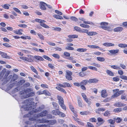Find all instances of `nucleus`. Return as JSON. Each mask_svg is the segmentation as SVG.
<instances>
[{"instance_id": "nucleus-1", "label": "nucleus", "mask_w": 127, "mask_h": 127, "mask_svg": "<svg viewBox=\"0 0 127 127\" xmlns=\"http://www.w3.org/2000/svg\"><path fill=\"white\" fill-rule=\"evenodd\" d=\"M33 98H29L26 99L24 101V104L25 105L22 106V107L25 110L31 111V112L29 114L25 115V117H29L31 116V115L33 114V112H36L40 111L42 110V108L40 107L38 108L35 110L34 108H32V107L31 105L33 103Z\"/></svg>"}, {"instance_id": "nucleus-2", "label": "nucleus", "mask_w": 127, "mask_h": 127, "mask_svg": "<svg viewBox=\"0 0 127 127\" xmlns=\"http://www.w3.org/2000/svg\"><path fill=\"white\" fill-rule=\"evenodd\" d=\"M48 113V111L46 110H45L41 112L39 114H35L34 115V118H32L31 119V120L33 121L34 120L35 121H36V123H38L37 122V121L35 120V119H36V120H41V119H38L39 117H42L45 116Z\"/></svg>"}, {"instance_id": "nucleus-3", "label": "nucleus", "mask_w": 127, "mask_h": 127, "mask_svg": "<svg viewBox=\"0 0 127 127\" xmlns=\"http://www.w3.org/2000/svg\"><path fill=\"white\" fill-rule=\"evenodd\" d=\"M36 119H35V120L36 121ZM36 121L38 123H49L51 125L54 124L56 123V121L55 120H51L49 121L44 120L43 118H42L41 120H36Z\"/></svg>"}, {"instance_id": "nucleus-4", "label": "nucleus", "mask_w": 127, "mask_h": 127, "mask_svg": "<svg viewBox=\"0 0 127 127\" xmlns=\"http://www.w3.org/2000/svg\"><path fill=\"white\" fill-rule=\"evenodd\" d=\"M35 21L37 22L40 23V25L42 27L47 29L49 28V27L48 26L44 23L46 22L45 21L38 19H35Z\"/></svg>"}, {"instance_id": "nucleus-5", "label": "nucleus", "mask_w": 127, "mask_h": 127, "mask_svg": "<svg viewBox=\"0 0 127 127\" xmlns=\"http://www.w3.org/2000/svg\"><path fill=\"white\" fill-rule=\"evenodd\" d=\"M35 93L34 92L30 93L28 95H27L25 92H24L23 95L21 96L22 98H26L30 97L33 96L35 95Z\"/></svg>"}, {"instance_id": "nucleus-6", "label": "nucleus", "mask_w": 127, "mask_h": 127, "mask_svg": "<svg viewBox=\"0 0 127 127\" xmlns=\"http://www.w3.org/2000/svg\"><path fill=\"white\" fill-rule=\"evenodd\" d=\"M28 58L24 57H20V58L22 60H25L26 61L29 62H32L33 61V57L31 55H28Z\"/></svg>"}, {"instance_id": "nucleus-7", "label": "nucleus", "mask_w": 127, "mask_h": 127, "mask_svg": "<svg viewBox=\"0 0 127 127\" xmlns=\"http://www.w3.org/2000/svg\"><path fill=\"white\" fill-rule=\"evenodd\" d=\"M108 23L105 22H102L101 23V26L100 27L103 29L109 31H110V29L109 28L107 27L106 26L108 25Z\"/></svg>"}, {"instance_id": "nucleus-8", "label": "nucleus", "mask_w": 127, "mask_h": 127, "mask_svg": "<svg viewBox=\"0 0 127 127\" xmlns=\"http://www.w3.org/2000/svg\"><path fill=\"white\" fill-rule=\"evenodd\" d=\"M66 74L65 75V77L66 79L69 80H71L72 79V77L71 76L72 73L71 71H66Z\"/></svg>"}, {"instance_id": "nucleus-9", "label": "nucleus", "mask_w": 127, "mask_h": 127, "mask_svg": "<svg viewBox=\"0 0 127 127\" xmlns=\"http://www.w3.org/2000/svg\"><path fill=\"white\" fill-rule=\"evenodd\" d=\"M119 90L118 89H116L113 90L114 95L112 96L111 97L112 98H114L119 96Z\"/></svg>"}, {"instance_id": "nucleus-10", "label": "nucleus", "mask_w": 127, "mask_h": 127, "mask_svg": "<svg viewBox=\"0 0 127 127\" xmlns=\"http://www.w3.org/2000/svg\"><path fill=\"white\" fill-rule=\"evenodd\" d=\"M81 95L84 100L88 104V105H90L91 104V102L89 100L86 95L84 93H82Z\"/></svg>"}, {"instance_id": "nucleus-11", "label": "nucleus", "mask_w": 127, "mask_h": 127, "mask_svg": "<svg viewBox=\"0 0 127 127\" xmlns=\"http://www.w3.org/2000/svg\"><path fill=\"white\" fill-rule=\"evenodd\" d=\"M47 4L43 2H41L40 5V8L42 10H45L46 9V6Z\"/></svg>"}, {"instance_id": "nucleus-12", "label": "nucleus", "mask_w": 127, "mask_h": 127, "mask_svg": "<svg viewBox=\"0 0 127 127\" xmlns=\"http://www.w3.org/2000/svg\"><path fill=\"white\" fill-rule=\"evenodd\" d=\"M79 20L83 21V22L85 24H87L91 25H94V24L93 23L89 21H85V19L83 18H80L78 19V20Z\"/></svg>"}, {"instance_id": "nucleus-13", "label": "nucleus", "mask_w": 127, "mask_h": 127, "mask_svg": "<svg viewBox=\"0 0 127 127\" xmlns=\"http://www.w3.org/2000/svg\"><path fill=\"white\" fill-rule=\"evenodd\" d=\"M0 55L3 58L10 59V56H7V54L5 53L0 51Z\"/></svg>"}, {"instance_id": "nucleus-14", "label": "nucleus", "mask_w": 127, "mask_h": 127, "mask_svg": "<svg viewBox=\"0 0 127 127\" xmlns=\"http://www.w3.org/2000/svg\"><path fill=\"white\" fill-rule=\"evenodd\" d=\"M126 104L121 102H117L114 105L117 107H121L126 105Z\"/></svg>"}, {"instance_id": "nucleus-15", "label": "nucleus", "mask_w": 127, "mask_h": 127, "mask_svg": "<svg viewBox=\"0 0 127 127\" xmlns=\"http://www.w3.org/2000/svg\"><path fill=\"white\" fill-rule=\"evenodd\" d=\"M101 95L103 97H106L107 96V93L105 90H103L101 92Z\"/></svg>"}, {"instance_id": "nucleus-16", "label": "nucleus", "mask_w": 127, "mask_h": 127, "mask_svg": "<svg viewBox=\"0 0 127 127\" xmlns=\"http://www.w3.org/2000/svg\"><path fill=\"white\" fill-rule=\"evenodd\" d=\"M57 99L59 101V104L64 103V99L60 95H58L57 96Z\"/></svg>"}, {"instance_id": "nucleus-17", "label": "nucleus", "mask_w": 127, "mask_h": 127, "mask_svg": "<svg viewBox=\"0 0 127 127\" xmlns=\"http://www.w3.org/2000/svg\"><path fill=\"white\" fill-rule=\"evenodd\" d=\"M73 118L79 124L83 126L84 125V124L81 122V120L77 117H74V116L73 117Z\"/></svg>"}, {"instance_id": "nucleus-18", "label": "nucleus", "mask_w": 127, "mask_h": 127, "mask_svg": "<svg viewBox=\"0 0 127 127\" xmlns=\"http://www.w3.org/2000/svg\"><path fill=\"white\" fill-rule=\"evenodd\" d=\"M108 51L111 54H116L119 53V50L118 49H117L108 50Z\"/></svg>"}, {"instance_id": "nucleus-19", "label": "nucleus", "mask_w": 127, "mask_h": 127, "mask_svg": "<svg viewBox=\"0 0 127 127\" xmlns=\"http://www.w3.org/2000/svg\"><path fill=\"white\" fill-rule=\"evenodd\" d=\"M70 19L72 21L76 22L77 23H81V22L78 21V19L76 17L74 16H72L70 17Z\"/></svg>"}, {"instance_id": "nucleus-20", "label": "nucleus", "mask_w": 127, "mask_h": 127, "mask_svg": "<svg viewBox=\"0 0 127 127\" xmlns=\"http://www.w3.org/2000/svg\"><path fill=\"white\" fill-rule=\"evenodd\" d=\"M98 81V80L96 78L90 79L88 80V83H96Z\"/></svg>"}, {"instance_id": "nucleus-21", "label": "nucleus", "mask_w": 127, "mask_h": 127, "mask_svg": "<svg viewBox=\"0 0 127 127\" xmlns=\"http://www.w3.org/2000/svg\"><path fill=\"white\" fill-rule=\"evenodd\" d=\"M123 30V28L122 27H118L115 28L114 29V31L115 32H118L122 31Z\"/></svg>"}, {"instance_id": "nucleus-22", "label": "nucleus", "mask_w": 127, "mask_h": 127, "mask_svg": "<svg viewBox=\"0 0 127 127\" xmlns=\"http://www.w3.org/2000/svg\"><path fill=\"white\" fill-rule=\"evenodd\" d=\"M103 45L105 46L106 47L113 46L115 45L111 43L107 42L104 43Z\"/></svg>"}, {"instance_id": "nucleus-23", "label": "nucleus", "mask_w": 127, "mask_h": 127, "mask_svg": "<svg viewBox=\"0 0 127 127\" xmlns=\"http://www.w3.org/2000/svg\"><path fill=\"white\" fill-rule=\"evenodd\" d=\"M51 29L54 31H55L60 32L62 30V29L61 28L59 27H51Z\"/></svg>"}, {"instance_id": "nucleus-24", "label": "nucleus", "mask_w": 127, "mask_h": 127, "mask_svg": "<svg viewBox=\"0 0 127 127\" xmlns=\"http://www.w3.org/2000/svg\"><path fill=\"white\" fill-rule=\"evenodd\" d=\"M106 72L108 75L110 76H113L114 75L113 73L109 70H106Z\"/></svg>"}, {"instance_id": "nucleus-25", "label": "nucleus", "mask_w": 127, "mask_h": 127, "mask_svg": "<svg viewBox=\"0 0 127 127\" xmlns=\"http://www.w3.org/2000/svg\"><path fill=\"white\" fill-rule=\"evenodd\" d=\"M87 46L88 47L92 49H98L100 48V47H99L95 45H88Z\"/></svg>"}, {"instance_id": "nucleus-26", "label": "nucleus", "mask_w": 127, "mask_h": 127, "mask_svg": "<svg viewBox=\"0 0 127 127\" xmlns=\"http://www.w3.org/2000/svg\"><path fill=\"white\" fill-rule=\"evenodd\" d=\"M23 30L22 29H19L18 30H16L14 31V32L16 34H19L20 35H22V32H23Z\"/></svg>"}, {"instance_id": "nucleus-27", "label": "nucleus", "mask_w": 127, "mask_h": 127, "mask_svg": "<svg viewBox=\"0 0 127 127\" xmlns=\"http://www.w3.org/2000/svg\"><path fill=\"white\" fill-rule=\"evenodd\" d=\"M87 49L86 48H78L77 49V51L80 52H86Z\"/></svg>"}, {"instance_id": "nucleus-28", "label": "nucleus", "mask_w": 127, "mask_h": 127, "mask_svg": "<svg viewBox=\"0 0 127 127\" xmlns=\"http://www.w3.org/2000/svg\"><path fill=\"white\" fill-rule=\"evenodd\" d=\"M97 34V33L95 32L92 31L89 32L88 31L87 34L89 36H93L96 35Z\"/></svg>"}, {"instance_id": "nucleus-29", "label": "nucleus", "mask_w": 127, "mask_h": 127, "mask_svg": "<svg viewBox=\"0 0 127 127\" xmlns=\"http://www.w3.org/2000/svg\"><path fill=\"white\" fill-rule=\"evenodd\" d=\"M68 37L70 38H78V36L76 34L70 35H68Z\"/></svg>"}, {"instance_id": "nucleus-30", "label": "nucleus", "mask_w": 127, "mask_h": 127, "mask_svg": "<svg viewBox=\"0 0 127 127\" xmlns=\"http://www.w3.org/2000/svg\"><path fill=\"white\" fill-rule=\"evenodd\" d=\"M30 68L32 71L34 72L37 75L38 74V73L36 70L32 66H30Z\"/></svg>"}, {"instance_id": "nucleus-31", "label": "nucleus", "mask_w": 127, "mask_h": 127, "mask_svg": "<svg viewBox=\"0 0 127 127\" xmlns=\"http://www.w3.org/2000/svg\"><path fill=\"white\" fill-rule=\"evenodd\" d=\"M56 88L60 91L64 93H66V92L65 90L60 87L58 86L56 87Z\"/></svg>"}, {"instance_id": "nucleus-32", "label": "nucleus", "mask_w": 127, "mask_h": 127, "mask_svg": "<svg viewBox=\"0 0 127 127\" xmlns=\"http://www.w3.org/2000/svg\"><path fill=\"white\" fill-rule=\"evenodd\" d=\"M96 59L98 61L100 62H103L105 61V59L103 57H97Z\"/></svg>"}, {"instance_id": "nucleus-33", "label": "nucleus", "mask_w": 127, "mask_h": 127, "mask_svg": "<svg viewBox=\"0 0 127 127\" xmlns=\"http://www.w3.org/2000/svg\"><path fill=\"white\" fill-rule=\"evenodd\" d=\"M34 58L37 60L40 61H43L44 60V59L42 57L39 56H35Z\"/></svg>"}, {"instance_id": "nucleus-34", "label": "nucleus", "mask_w": 127, "mask_h": 127, "mask_svg": "<svg viewBox=\"0 0 127 127\" xmlns=\"http://www.w3.org/2000/svg\"><path fill=\"white\" fill-rule=\"evenodd\" d=\"M59 111L58 110H55L52 111V113L54 115L57 116L59 115Z\"/></svg>"}, {"instance_id": "nucleus-35", "label": "nucleus", "mask_w": 127, "mask_h": 127, "mask_svg": "<svg viewBox=\"0 0 127 127\" xmlns=\"http://www.w3.org/2000/svg\"><path fill=\"white\" fill-rule=\"evenodd\" d=\"M53 16L57 19H63V18L61 16L59 15H53Z\"/></svg>"}, {"instance_id": "nucleus-36", "label": "nucleus", "mask_w": 127, "mask_h": 127, "mask_svg": "<svg viewBox=\"0 0 127 127\" xmlns=\"http://www.w3.org/2000/svg\"><path fill=\"white\" fill-rule=\"evenodd\" d=\"M105 108H98L97 110L96 111V112L97 113L99 114L100 113V111H101L103 112L104 111H105Z\"/></svg>"}, {"instance_id": "nucleus-37", "label": "nucleus", "mask_w": 127, "mask_h": 127, "mask_svg": "<svg viewBox=\"0 0 127 127\" xmlns=\"http://www.w3.org/2000/svg\"><path fill=\"white\" fill-rule=\"evenodd\" d=\"M80 26L85 28H89L90 27L89 25L84 24H81L80 25Z\"/></svg>"}, {"instance_id": "nucleus-38", "label": "nucleus", "mask_w": 127, "mask_h": 127, "mask_svg": "<svg viewBox=\"0 0 127 127\" xmlns=\"http://www.w3.org/2000/svg\"><path fill=\"white\" fill-rule=\"evenodd\" d=\"M78 103L79 106L82 107L83 105L82 104V101L80 99H78Z\"/></svg>"}, {"instance_id": "nucleus-39", "label": "nucleus", "mask_w": 127, "mask_h": 127, "mask_svg": "<svg viewBox=\"0 0 127 127\" xmlns=\"http://www.w3.org/2000/svg\"><path fill=\"white\" fill-rule=\"evenodd\" d=\"M74 30L76 31L79 32H80L81 30V29L80 28L77 26L74 27Z\"/></svg>"}, {"instance_id": "nucleus-40", "label": "nucleus", "mask_w": 127, "mask_h": 127, "mask_svg": "<svg viewBox=\"0 0 127 127\" xmlns=\"http://www.w3.org/2000/svg\"><path fill=\"white\" fill-rule=\"evenodd\" d=\"M62 108L64 110H65L66 109V108L64 103L59 104Z\"/></svg>"}, {"instance_id": "nucleus-41", "label": "nucleus", "mask_w": 127, "mask_h": 127, "mask_svg": "<svg viewBox=\"0 0 127 127\" xmlns=\"http://www.w3.org/2000/svg\"><path fill=\"white\" fill-rule=\"evenodd\" d=\"M42 57L43 58L49 61H52V60L47 56L46 55H43L42 56Z\"/></svg>"}, {"instance_id": "nucleus-42", "label": "nucleus", "mask_w": 127, "mask_h": 127, "mask_svg": "<svg viewBox=\"0 0 127 127\" xmlns=\"http://www.w3.org/2000/svg\"><path fill=\"white\" fill-rule=\"evenodd\" d=\"M120 77L121 79L127 80V76L125 75H121L120 76Z\"/></svg>"}, {"instance_id": "nucleus-43", "label": "nucleus", "mask_w": 127, "mask_h": 127, "mask_svg": "<svg viewBox=\"0 0 127 127\" xmlns=\"http://www.w3.org/2000/svg\"><path fill=\"white\" fill-rule=\"evenodd\" d=\"M88 83V80H83L81 82V85L83 84V85H86Z\"/></svg>"}, {"instance_id": "nucleus-44", "label": "nucleus", "mask_w": 127, "mask_h": 127, "mask_svg": "<svg viewBox=\"0 0 127 127\" xmlns=\"http://www.w3.org/2000/svg\"><path fill=\"white\" fill-rule=\"evenodd\" d=\"M111 67L113 68L116 69H120V68L119 66L116 65H111Z\"/></svg>"}, {"instance_id": "nucleus-45", "label": "nucleus", "mask_w": 127, "mask_h": 127, "mask_svg": "<svg viewBox=\"0 0 127 127\" xmlns=\"http://www.w3.org/2000/svg\"><path fill=\"white\" fill-rule=\"evenodd\" d=\"M122 110V109L121 108H117L114 109L113 111L115 112H119L121 111Z\"/></svg>"}, {"instance_id": "nucleus-46", "label": "nucleus", "mask_w": 127, "mask_h": 127, "mask_svg": "<svg viewBox=\"0 0 127 127\" xmlns=\"http://www.w3.org/2000/svg\"><path fill=\"white\" fill-rule=\"evenodd\" d=\"M110 112L108 111H106L104 113V115L105 116H110Z\"/></svg>"}, {"instance_id": "nucleus-47", "label": "nucleus", "mask_w": 127, "mask_h": 127, "mask_svg": "<svg viewBox=\"0 0 127 127\" xmlns=\"http://www.w3.org/2000/svg\"><path fill=\"white\" fill-rule=\"evenodd\" d=\"M18 76L16 74H14L13 75L12 80L13 81H14L17 79L18 78Z\"/></svg>"}, {"instance_id": "nucleus-48", "label": "nucleus", "mask_w": 127, "mask_h": 127, "mask_svg": "<svg viewBox=\"0 0 127 127\" xmlns=\"http://www.w3.org/2000/svg\"><path fill=\"white\" fill-rule=\"evenodd\" d=\"M10 5L7 4H5L3 5H2V7L6 9H8L9 8V6Z\"/></svg>"}, {"instance_id": "nucleus-49", "label": "nucleus", "mask_w": 127, "mask_h": 127, "mask_svg": "<svg viewBox=\"0 0 127 127\" xmlns=\"http://www.w3.org/2000/svg\"><path fill=\"white\" fill-rule=\"evenodd\" d=\"M43 94H44L45 95L49 96L51 95V94L49 92L46 90L43 91Z\"/></svg>"}, {"instance_id": "nucleus-50", "label": "nucleus", "mask_w": 127, "mask_h": 127, "mask_svg": "<svg viewBox=\"0 0 127 127\" xmlns=\"http://www.w3.org/2000/svg\"><path fill=\"white\" fill-rule=\"evenodd\" d=\"M65 49L70 50H73L74 49V48L73 47L69 46H66L65 48Z\"/></svg>"}, {"instance_id": "nucleus-51", "label": "nucleus", "mask_w": 127, "mask_h": 127, "mask_svg": "<svg viewBox=\"0 0 127 127\" xmlns=\"http://www.w3.org/2000/svg\"><path fill=\"white\" fill-rule=\"evenodd\" d=\"M80 114L81 115H86L88 114L89 112L87 111L81 112L80 113Z\"/></svg>"}, {"instance_id": "nucleus-52", "label": "nucleus", "mask_w": 127, "mask_h": 127, "mask_svg": "<svg viewBox=\"0 0 127 127\" xmlns=\"http://www.w3.org/2000/svg\"><path fill=\"white\" fill-rule=\"evenodd\" d=\"M88 31L87 29H83L82 30L81 29L80 32L82 33H86L87 34Z\"/></svg>"}, {"instance_id": "nucleus-53", "label": "nucleus", "mask_w": 127, "mask_h": 127, "mask_svg": "<svg viewBox=\"0 0 127 127\" xmlns=\"http://www.w3.org/2000/svg\"><path fill=\"white\" fill-rule=\"evenodd\" d=\"M91 65L96 67L98 68H99L100 67V65L99 64L95 63H92Z\"/></svg>"}, {"instance_id": "nucleus-54", "label": "nucleus", "mask_w": 127, "mask_h": 127, "mask_svg": "<svg viewBox=\"0 0 127 127\" xmlns=\"http://www.w3.org/2000/svg\"><path fill=\"white\" fill-rule=\"evenodd\" d=\"M37 34L39 37V38L41 40H44V37L43 36L40 34H39V33H37Z\"/></svg>"}, {"instance_id": "nucleus-55", "label": "nucleus", "mask_w": 127, "mask_h": 127, "mask_svg": "<svg viewBox=\"0 0 127 127\" xmlns=\"http://www.w3.org/2000/svg\"><path fill=\"white\" fill-rule=\"evenodd\" d=\"M59 115H60L62 117H64L65 116V114L64 113L60 111H59Z\"/></svg>"}, {"instance_id": "nucleus-56", "label": "nucleus", "mask_w": 127, "mask_h": 127, "mask_svg": "<svg viewBox=\"0 0 127 127\" xmlns=\"http://www.w3.org/2000/svg\"><path fill=\"white\" fill-rule=\"evenodd\" d=\"M88 68L90 69L95 70L96 71H97V69L96 67L93 66H89Z\"/></svg>"}, {"instance_id": "nucleus-57", "label": "nucleus", "mask_w": 127, "mask_h": 127, "mask_svg": "<svg viewBox=\"0 0 127 127\" xmlns=\"http://www.w3.org/2000/svg\"><path fill=\"white\" fill-rule=\"evenodd\" d=\"M64 55L66 57H69L70 55V54L67 52H65L64 53Z\"/></svg>"}, {"instance_id": "nucleus-58", "label": "nucleus", "mask_w": 127, "mask_h": 127, "mask_svg": "<svg viewBox=\"0 0 127 127\" xmlns=\"http://www.w3.org/2000/svg\"><path fill=\"white\" fill-rule=\"evenodd\" d=\"M64 85L65 86V88L66 87H71V85H70L68 83L65 82L64 83Z\"/></svg>"}, {"instance_id": "nucleus-59", "label": "nucleus", "mask_w": 127, "mask_h": 127, "mask_svg": "<svg viewBox=\"0 0 127 127\" xmlns=\"http://www.w3.org/2000/svg\"><path fill=\"white\" fill-rule=\"evenodd\" d=\"M127 95L125 94L122 95L121 96V98L122 99H125L127 97Z\"/></svg>"}, {"instance_id": "nucleus-60", "label": "nucleus", "mask_w": 127, "mask_h": 127, "mask_svg": "<svg viewBox=\"0 0 127 127\" xmlns=\"http://www.w3.org/2000/svg\"><path fill=\"white\" fill-rule=\"evenodd\" d=\"M52 56L53 57L58 59L60 58V56L58 54H54L52 55Z\"/></svg>"}, {"instance_id": "nucleus-61", "label": "nucleus", "mask_w": 127, "mask_h": 127, "mask_svg": "<svg viewBox=\"0 0 127 127\" xmlns=\"http://www.w3.org/2000/svg\"><path fill=\"white\" fill-rule=\"evenodd\" d=\"M18 26L21 27L26 28L27 27V26L25 24H20L18 25Z\"/></svg>"}, {"instance_id": "nucleus-62", "label": "nucleus", "mask_w": 127, "mask_h": 127, "mask_svg": "<svg viewBox=\"0 0 127 127\" xmlns=\"http://www.w3.org/2000/svg\"><path fill=\"white\" fill-rule=\"evenodd\" d=\"M13 9L16 12L18 13L21 14V13L20 10L17 8H13Z\"/></svg>"}, {"instance_id": "nucleus-63", "label": "nucleus", "mask_w": 127, "mask_h": 127, "mask_svg": "<svg viewBox=\"0 0 127 127\" xmlns=\"http://www.w3.org/2000/svg\"><path fill=\"white\" fill-rule=\"evenodd\" d=\"M118 73L119 74L121 75H123L124 74V72L123 71L120 69H119L118 71Z\"/></svg>"}, {"instance_id": "nucleus-64", "label": "nucleus", "mask_w": 127, "mask_h": 127, "mask_svg": "<svg viewBox=\"0 0 127 127\" xmlns=\"http://www.w3.org/2000/svg\"><path fill=\"white\" fill-rule=\"evenodd\" d=\"M94 54L97 56H99L101 54V53L99 52H95L93 53Z\"/></svg>"}]
</instances>
